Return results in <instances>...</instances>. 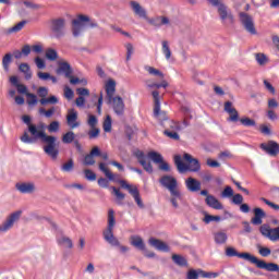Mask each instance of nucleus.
Segmentation results:
<instances>
[{"label":"nucleus","mask_w":279,"mask_h":279,"mask_svg":"<svg viewBox=\"0 0 279 279\" xmlns=\"http://www.w3.org/2000/svg\"><path fill=\"white\" fill-rule=\"evenodd\" d=\"M99 169L102 171V173H105L108 180H110L111 182H119L121 189H125L130 193V195H132L138 208H145V204H143V199L141 198V192H138V187L130 185V183H128V181L125 180H119V174L112 173L104 162L99 163Z\"/></svg>","instance_id":"1"},{"label":"nucleus","mask_w":279,"mask_h":279,"mask_svg":"<svg viewBox=\"0 0 279 279\" xmlns=\"http://www.w3.org/2000/svg\"><path fill=\"white\" fill-rule=\"evenodd\" d=\"M114 226H117V220L114 219V209L108 210V225L106 230L102 232V236L109 245H112L113 247H119L121 254H125L126 252H130V247L121 245V242H119V239L114 236Z\"/></svg>","instance_id":"2"},{"label":"nucleus","mask_w":279,"mask_h":279,"mask_svg":"<svg viewBox=\"0 0 279 279\" xmlns=\"http://www.w3.org/2000/svg\"><path fill=\"white\" fill-rule=\"evenodd\" d=\"M27 130L28 133L24 132L20 140L22 141V143H26L28 145L36 143V141L44 140L47 135V133L45 132V130H47V125L44 122H39L38 124H31L29 129Z\"/></svg>","instance_id":"3"},{"label":"nucleus","mask_w":279,"mask_h":279,"mask_svg":"<svg viewBox=\"0 0 279 279\" xmlns=\"http://www.w3.org/2000/svg\"><path fill=\"white\" fill-rule=\"evenodd\" d=\"M183 159L189 162L187 165L182 161V157L180 155L174 156V165L179 173H184V171H192L193 173H197L202 166L199 165V160L193 158L190 154H184Z\"/></svg>","instance_id":"4"},{"label":"nucleus","mask_w":279,"mask_h":279,"mask_svg":"<svg viewBox=\"0 0 279 279\" xmlns=\"http://www.w3.org/2000/svg\"><path fill=\"white\" fill-rule=\"evenodd\" d=\"M41 143H45V154H47V156H50L52 160H56L58 158V154H60V150L58 149V138L53 135L46 134L45 137L41 140Z\"/></svg>","instance_id":"5"},{"label":"nucleus","mask_w":279,"mask_h":279,"mask_svg":"<svg viewBox=\"0 0 279 279\" xmlns=\"http://www.w3.org/2000/svg\"><path fill=\"white\" fill-rule=\"evenodd\" d=\"M211 5H214V8H218V14L222 23H228L229 25L234 24V15H232V12L228 10V7H226V4L221 3L220 0H217L216 4Z\"/></svg>","instance_id":"6"},{"label":"nucleus","mask_w":279,"mask_h":279,"mask_svg":"<svg viewBox=\"0 0 279 279\" xmlns=\"http://www.w3.org/2000/svg\"><path fill=\"white\" fill-rule=\"evenodd\" d=\"M64 27H66V20L64 17H58L50 22V31L56 38H62L64 36Z\"/></svg>","instance_id":"7"},{"label":"nucleus","mask_w":279,"mask_h":279,"mask_svg":"<svg viewBox=\"0 0 279 279\" xmlns=\"http://www.w3.org/2000/svg\"><path fill=\"white\" fill-rule=\"evenodd\" d=\"M89 19L87 15H78L77 19L72 21V34L74 38H77L82 35V32H84V28L86 27V22H88Z\"/></svg>","instance_id":"8"},{"label":"nucleus","mask_w":279,"mask_h":279,"mask_svg":"<svg viewBox=\"0 0 279 279\" xmlns=\"http://www.w3.org/2000/svg\"><path fill=\"white\" fill-rule=\"evenodd\" d=\"M21 215H23L22 210H17L12 213L4 222L0 225V232H8V230H12L14 223L21 219Z\"/></svg>","instance_id":"9"},{"label":"nucleus","mask_w":279,"mask_h":279,"mask_svg":"<svg viewBox=\"0 0 279 279\" xmlns=\"http://www.w3.org/2000/svg\"><path fill=\"white\" fill-rule=\"evenodd\" d=\"M147 158L153 160V162H155V165H159L160 171H166V172L171 171V166H169V163L167 161H165V159L162 158V155H160L159 153H156L154 150L149 151L147 154Z\"/></svg>","instance_id":"10"},{"label":"nucleus","mask_w":279,"mask_h":279,"mask_svg":"<svg viewBox=\"0 0 279 279\" xmlns=\"http://www.w3.org/2000/svg\"><path fill=\"white\" fill-rule=\"evenodd\" d=\"M37 95L38 97H40L41 99L39 100V104L41 106H47V105H52L54 106L56 104H58V97L56 96H50L47 98V95H49V89L47 87H39L37 89Z\"/></svg>","instance_id":"11"},{"label":"nucleus","mask_w":279,"mask_h":279,"mask_svg":"<svg viewBox=\"0 0 279 279\" xmlns=\"http://www.w3.org/2000/svg\"><path fill=\"white\" fill-rule=\"evenodd\" d=\"M252 265H256L258 269H266V271H279V265L274 263H266L263 259H258V257L253 255L251 259Z\"/></svg>","instance_id":"12"},{"label":"nucleus","mask_w":279,"mask_h":279,"mask_svg":"<svg viewBox=\"0 0 279 279\" xmlns=\"http://www.w3.org/2000/svg\"><path fill=\"white\" fill-rule=\"evenodd\" d=\"M240 21L248 34H256V27H254V19H252L250 14L241 12Z\"/></svg>","instance_id":"13"},{"label":"nucleus","mask_w":279,"mask_h":279,"mask_svg":"<svg viewBox=\"0 0 279 279\" xmlns=\"http://www.w3.org/2000/svg\"><path fill=\"white\" fill-rule=\"evenodd\" d=\"M134 156L137 158V161L141 163L146 173H154V166H151V162L147 161V156H145L143 150H135Z\"/></svg>","instance_id":"14"},{"label":"nucleus","mask_w":279,"mask_h":279,"mask_svg":"<svg viewBox=\"0 0 279 279\" xmlns=\"http://www.w3.org/2000/svg\"><path fill=\"white\" fill-rule=\"evenodd\" d=\"M109 104H112L113 112H116L118 117H123L125 112V102H123V98L116 96L109 100Z\"/></svg>","instance_id":"15"},{"label":"nucleus","mask_w":279,"mask_h":279,"mask_svg":"<svg viewBox=\"0 0 279 279\" xmlns=\"http://www.w3.org/2000/svg\"><path fill=\"white\" fill-rule=\"evenodd\" d=\"M57 75H64V77H71L73 75V68L71 63L66 61H58Z\"/></svg>","instance_id":"16"},{"label":"nucleus","mask_w":279,"mask_h":279,"mask_svg":"<svg viewBox=\"0 0 279 279\" xmlns=\"http://www.w3.org/2000/svg\"><path fill=\"white\" fill-rule=\"evenodd\" d=\"M159 183L163 189H168L169 193L178 189V180L171 175H163L160 178Z\"/></svg>","instance_id":"17"},{"label":"nucleus","mask_w":279,"mask_h":279,"mask_svg":"<svg viewBox=\"0 0 279 279\" xmlns=\"http://www.w3.org/2000/svg\"><path fill=\"white\" fill-rule=\"evenodd\" d=\"M260 149L266 151L269 156H276L279 154V144L275 141H268L267 143L260 144Z\"/></svg>","instance_id":"18"},{"label":"nucleus","mask_w":279,"mask_h":279,"mask_svg":"<svg viewBox=\"0 0 279 279\" xmlns=\"http://www.w3.org/2000/svg\"><path fill=\"white\" fill-rule=\"evenodd\" d=\"M259 230L263 236H267L270 241H279V227L271 229L269 227L262 226Z\"/></svg>","instance_id":"19"},{"label":"nucleus","mask_w":279,"mask_h":279,"mask_svg":"<svg viewBox=\"0 0 279 279\" xmlns=\"http://www.w3.org/2000/svg\"><path fill=\"white\" fill-rule=\"evenodd\" d=\"M226 256H228L229 258L236 256L238 258H243L244 260H248V263H252V258L254 257V255L250 253H239L232 246H229L226 248Z\"/></svg>","instance_id":"20"},{"label":"nucleus","mask_w":279,"mask_h":279,"mask_svg":"<svg viewBox=\"0 0 279 279\" xmlns=\"http://www.w3.org/2000/svg\"><path fill=\"white\" fill-rule=\"evenodd\" d=\"M130 8L135 14V16H138L140 19H144L145 21L149 19V16H147V11L145 10V8H143V5H141V3L136 1H131Z\"/></svg>","instance_id":"21"},{"label":"nucleus","mask_w":279,"mask_h":279,"mask_svg":"<svg viewBox=\"0 0 279 279\" xmlns=\"http://www.w3.org/2000/svg\"><path fill=\"white\" fill-rule=\"evenodd\" d=\"M225 112H228L229 114L228 121H231V123H236V121H240L239 111H236V108L232 106L231 101L225 102Z\"/></svg>","instance_id":"22"},{"label":"nucleus","mask_w":279,"mask_h":279,"mask_svg":"<svg viewBox=\"0 0 279 279\" xmlns=\"http://www.w3.org/2000/svg\"><path fill=\"white\" fill-rule=\"evenodd\" d=\"M253 213L254 217L251 219V223L253 226H263V219L267 217V213H265V210H263L260 207H255Z\"/></svg>","instance_id":"23"},{"label":"nucleus","mask_w":279,"mask_h":279,"mask_svg":"<svg viewBox=\"0 0 279 279\" xmlns=\"http://www.w3.org/2000/svg\"><path fill=\"white\" fill-rule=\"evenodd\" d=\"M66 123L71 130L80 128V122L77 121V111H75V109L68 110Z\"/></svg>","instance_id":"24"},{"label":"nucleus","mask_w":279,"mask_h":279,"mask_svg":"<svg viewBox=\"0 0 279 279\" xmlns=\"http://www.w3.org/2000/svg\"><path fill=\"white\" fill-rule=\"evenodd\" d=\"M149 25H153V27H162V25H171V20L167 16H155L153 19L146 20Z\"/></svg>","instance_id":"25"},{"label":"nucleus","mask_w":279,"mask_h":279,"mask_svg":"<svg viewBox=\"0 0 279 279\" xmlns=\"http://www.w3.org/2000/svg\"><path fill=\"white\" fill-rule=\"evenodd\" d=\"M148 243H149V245H151V247H155V250H157L158 252H169L170 251L169 245L159 239L150 238L148 240Z\"/></svg>","instance_id":"26"},{"label":"nucleus","mask_w":279,"mask_h":279,"mask_svg":"<svg viewBox=\"0 0 279 279\" xmlns=\"http://www.w3.org/2000/svg\"><path fill=\"white\" fill-rule=\"evenodd\" d=\"M185 186L187 191H191V193H197V191H202V182L193 179L192 177L186 179Z\"/></svg>","instance_id":"27"},{"label":"nucleus","mask_w":279,"mask_h":279,"mask_svg":"<svg viewBox=\"0 0 279 279\" xmlns=\"http://www.w3.org/2000/svg\"><path fill=\"white\" fill-rule=\"evenodd\" d=\"M205 204L209 206V208H214V210H223V204L217 199V197L213 195H207L205 198Z\"/></svg>","instance_id":"28"},{"label":"nucleus","mask_w":279,"mask_h":279,"mask_svg":"<svg viewBox=\"0 0 279 279\" xmlns=\"http://www.w3.org/2000/svg\"><path fill=\"white\" fill-rule=\"evenodd\" d=\"M15 187L17 189V191L20 193H23V194H29V193H34V191H36V185L32 182L16 183Z\"/></svg>","instance_id":"29"},{"label":"nucleus","mask_w":279,"mask_h":279,"mask_svg":"<svg viewBox=\"0 0 279 279\" xmlns=\"http://www.w3.org/2000/svg\"><path fill=\"white\" fill-rule=\"evenodd\" d=\"M182 192H180L178 187L170 192V202L173 208H179L180 205L178 204V202H182Z\"/></svg>","instance_id":"30"},{"label":"nucleus","mask_w":279,"mask_h":279,"mask_svg":"<svg viewBox=\"0 0 279 279\" xmlns=\"http://www.w3.org/2000/svg\"><path fill=\"white\" fill-rule=\"evenodd\" d=\"M105 89L109 101H112L114 93L117 92V82H114V80H109L105 85Z\"/></svg>","instance_id":"31"},{"label":"nucleus","mask_w":279,"mask_h":279,"mask_svg":"<svg viewBox=\"0 0 279 279\" xmlns=\"http://www.w3.org/2000/svg\"><path fill=\"white\" fill-rule=\"evenodd\" d=\"M131 245H133V247H136L137 250H141L142 252H145V242L140 235L131 236Z\"/></svg>","instance_id":"32"},{"label":"nucleus","mask_w":279,"mask_h":279,"mask_svg":"<svg viewBox=\"0 0 279 279\" xmlns=\"http://www.w3.org/2000/svg\"><path fill=\"white\" fill-rule=\"evenodd\" d=\"M214 241L217 245H223L228 241V234L223 231H218L214 234Z\"/></svg>","instance_id":"33"},{"label":"nucleus","mask_w":279,"mask_h":279,"mask_svg":"<svg viewBox=\"0 0 279 279\" xmlns=\"http://www.w3.org/2000/svg\"><path fill=\"white\" fill-rule=\"evenodd\" d=\"M154 117L158 119V121H161V125L163 123H167L169 119L167 118V112L160 110V105H158V110L156 111V107H154Z\"/></svg>","instance_id":"34"},{"label":"nucleus","mask_w":279,"mask_h":279,"mask_svg":"<svg viewBox=\"0 0 279 279\" xmlns=\"http://www.w3.org/2000/svg\"><path fill=\"white\" fill-rule=\"evenodd\" d=\"M172 260L179 267H187L189 266V262L182 255L173 254Z\"/></svg>","instance_id":"35"},{"label":"nucleus","mask_w":279,"mask_h":279,"mask_svg":"<svg viewBox=\"0 0 279 279\" xmlns=\"http://www.w3.org/2000/svg\"><path fill=\"white\" fill-rule=\"evenodd\" d=\"M163 128H166V130H170V131H179L180 130V123L173 121V120H167L166 122L162 123Z\"/></svg>","instance_id":"36"},{"label":"nucleus","mask_w":279,"mask_h":279,"mask_svg":"<svg viewBox=\"0 0 279 279\" xmlns=\"http://www.w3.org/2000/svg\"><path fill=\"white\" fill-rule=\"evenodd\" d=\"M161 51L166 57V60H171V48L169 47V41H161Z\"/></svg>","instance_id":"37"},{"label":"nucleus","mask_w":279,"mask_h":279,"mask_svg":"<svg viewBox=\"0 0 279 279\" xmlns=\"http://www.w3.org/2000/svg\"><path fill=\"white\" fill-rule=\"evenodd\" d=\"M19 70L24 73L25 80H32V71L29 70V64L22 63L19 66Z\"/></svg>","instance_id":"38"},{"label":"nucleus","mask_w":279,"mask_h":279,"mask_svg":"<svg viewBox=\"0 0 279 279\" xmlns=\"http://www.w3.org/2000/svg\"><path fill=\"white\" fill-rule=\"evenodd\" d=\"M73 141H75V133L73 131L68 132L62 136V143L65 145H70Z\"/></svg>","instance_id":"39"},{"label":"nucleus","mask_w":279,"mask_h":279,"mask_svg":"<svg viewBox=\"0 0 279 279\" xmlns=\"http://www.w3.org/2000/svg\"><path fill=\"white\" fill-rule=\"evenodd\" d=\"M25 23H27V22L22 21V22L17 23L16 25L9 28L7 31V34H16V33L21 32V29H23V27H25Z\"/></svg>","instance_id":"40"},{"label":"nucleus","mask_w":279,"mask_h":279,"mask_svg":"<svg viewBox=\"0 0 279 279\" xmlns=\"http://www.w3.org/2000/svg\"><path fill=\"white\" fill-rule=\"evenodd\" d=\"M74 167H75V162L73 161V159H69L68 162L61 166V171H64L65 173H71Z\"/></svg>","instance_id":"41"},{"label":"nucleus","mask_w":279,"mask_h":279,"mask_svg":"<svg viewBox=\"0 0 279 279\" xmlns=\"http://www.w3.org/2000/svg\"><path fill=\"white\" fill-rule=\"evenodd\" d=\"M46 58H47V60H50L51 62H56V60L58 59V51H56V49L48 48L46 50Z\"/></svg>","instance_id":"42"},{"label":"nucleus","mask_w":279,"mask_h":279,"mask_svg":"<svg viewBox=\"0 0 279 279\" xmlns=\"http://www.w3.org/2000/svg\"><path fill=\"white\" fill-rule=\"evenodd\" d=\"M68 80H70V84L74 86L77 84H82L83 86H86V84H88V81L86 78H78L73 76V74H71V77H68Z\"/></svg>","instance_id":"43"},{"label":"nucleus","mask_w":279,"mask_h":279,"mask_svg":"<svg viewBox=\"0 0 279 279\" xmlns=\"http://www.w3.org/2000/svg\"><path fill=\"white\" fill-rule=\"evenodd\" d=\"M255 60L260 66H265V64L269 62V59H267V56H265V53H256Z\"/></svg>","instance_id":"44"},{"label":"nucleus","mask_w":279,"mask_h":279,"mask_svg":"<svg viewBox=\"0 0 279 279\" xmlns=\"http://www.w3.org/2000/svg\"><path fill=\"white\" fill-rule=\"evenodd\" d=\"M104 132H112V118L107 116L102 123Z\"/></svg>","instance_id":"45"},{"label":"nucleus","mask_w":279,"mask_h":279,"mask_svg":"<svg viewBox=\"0 0 279 279\" xmlns=\"http://www.w3.org/2000/svg\"><path fill=\"white\" fill-rule=\"evenodd\" d=\"M39 113L45 114L46 119H51V117H53V114H56V107H51L48 110H46L45 108H40Z\"/></svg>","instance_id":"46"},{"label":"nucleus","mask_w":279,"mask_h":279,"mask_svg":"<svg viewBox=\"0 0 279 279\" xmlns=\"http://www.w3.org/2000/svg\"><path fill=\"white\" fill-rule=\"evenodd\" d=\"M145 70L148 71L149 75H155V77H161V78L165 77V74H162L160 70L154 66H146Z\"/></svg>","instance_id":"47"},{"label":"nucleus","mask_w":279,"mask_h":279,"mask_svg":"<svg viewBox=\"0 0 279 279\" xmlns=\"http://www.w3.org/2000/svg\"><path fill=\"white\" fill-rule=\"evenodd\" d=\"M165 136H168V138H172V141H180V135L178 134V131H171L169 129H166L163 131Z\"/></svg>","instance_id":"48"},{"label":"nucleus","mask_w":279,"mask_h":279,"mask_svg":"<svg viewBox=\"0 0 279 279\" xmlns=\"http://www.w3.org/2000/svg\"><path fill=\"white\" fill-rule=\"evenodd\" d=\"M59 245H63V247H73V241H71L68 236H62L58 240Z\"/></svg>","instance_id":"49"},{"label":"nucleus","mask_w":279,"mask_h":279,"mask_svg":"<svg viewBox=\"0 0 279 279\" xmlns=\"http://www.w3.org/2000/svg\"><path fill=\"white\" fill-rule=\"evenodd\" d=\"M204 223H210L211 221H221L220 216H213L208 213H205V217L203 218Z\"/></svg>","instance_id":"50"},{"label":"nucleus","mask_w":279,"mask_h":279,"mask_svg":"<svg viewBox=\"0 0 279 279\" xmlns=\"http://www.w3.org/2000/svg\"><path fill=\"white\" fill-rule=\"evenodd\" d=\"M240 123L245 128H254V125H256V121L250 118L240 119Z\"/></svg>","instance_id":"51"},{"label":"nucleus","mask_w":279,"mask_h":279,"mask_svg":"<svg viewBox=\"0 0 279 279\" xmlns=\"http://www.w3.org/2000/svg\"><path fill=\"white\" fill-rule=\"evenodd\" d=\"M12 62V53H7L2 59V66L5 71L10 69V63Z\"/></svg>","instance_id":"52"},{"label":"nucleus","mask_w":279,"mask_h":279,"mask_svg":"<svg viewBox=\"0 0 279 279\" xmlns=\"http://www.w3.org/2000/svg\"><path fill=\"white\" fill-rule=\"evenodd\" d=\"M257 250H258V254H260V256H263L264 258H267V256L271 255V250L269 247L258 245Z\"/></svg>","instance_id":"53"},{"label":"nucleus","mask_w":279,"mask_h":279,"mask_svg":"<svg viewBox=\"0 0 279 279\" xmlns=\"http://www.w3.org/2000/svg\"><path fill=\"white\" fill-rule=\"evenodd\" d=\"M198 275L202 278H218L219 277V272H208L202 269H198Z\"/></svg>","instance_id":"54"},{"label":"nucleus","mask_w":279,"mask_h":279,"mask_svg":"<svg viewBox=\"0 0 279 279\" xmlns=\"http://www.w3.org/2000/svg\"><path fill=\"white\" fill-rule=\"evenodd\" d=\"M26 97L28 106H36V104H38V97L35 94L28 93Z\"/></svg>","instance_id":"55"},{"label":"nucleus","mask_w":279,"mask_h":279,"mask_svg":"<svg viewBox=\"0 0 279 279\" xmlns=\"http://www.w3.org/2000/svg\"><path fill=\"white\" fill-rule=\"evenodd\" d=\"M84 173H85L86 180H89V182H95V180H97V174H95L93 170L86 169Z\"/></svg>","instance_id":"56"},{"label":"nucleus","mask_w":279,"mask_h":279,"mask_svg":"<svg viewBox=\"0 0 279 279\" xmlns=\"http://www.w3.org/2000/svg\"><path fill=\"white\" fill-rule=\"evenodd\" d=\"M154 97V107L156 109V112L158 110V106H160V93L158 90L153 92Z\"/></svg>","instance_id":"57"},{"label":"nucleus","mask_w":279,"mask_h":279,"mask_svg":"<svg viewBox=\"0 0 279 279\" xmlns=\"http://www.w3.org/2000/svg\"><path fill=\"white\" fill-rule=\"evenodd\" d=\"M100 130L97 126L90 128V130L88 131V137L89 138H97L100 134Z\"/></svg>","instance_id":"58"},{"label":"nucleus","mask_w":279,"mask_h":279,"mask_svg":"<svg viewBox=\"0 0 279 279\" xmlns=\"http://www.w3.org/2000/svg\"><path fill=\"white\" fill-rule=\"evenodd\" d=\"M233 196H234V190H232L231 186H226L221 193V197H233Z\"/></svg>","instance_id":"59"},{"label":"nucleus","mask_w":279,"mask_h":279,"mask_svg":"<svg viewBox=\"0 0 279 279\" xmlns=\"http://www.w3.org/2000/svg\"><path fill=\"white\" fill-rule=\"evenodd\" d=\"M63 93H64L65 99H69V100L73 99V97L75 96V93L69 86L64 87Z\"/></svg>","instance_id":"60"},{"label":"nucleus","mask_w":279,"mask_h":279,"mask_svg":"<svg viewBox=\"0 0 279 279\" xmlns=\"http://www.w3.org/2000/svg\"><path fill=\"white\" fill-rule=\"evenodd\" d=\"M84 165L87 166V167H92L93 165H95V157L92 156L90 153L85 156V158H84Z\"/></svg>","instance_id":"61"},{"label":"nucleus","mask_w":279,"mask_h":279,"mask_svg":"<svg viewBox=\"0 0 279 279\" xmlns=\"http://www.w3.org/2000/svg\"><path fill=\"white\" fill-rule=\"evenodd\" d=\"M58 130H60V122H58V121H52L48 125V132H50V133L58 132Z\"/></svg>","instance_id":"62"},{"label":"nucleus","mask_w":279,"mask_h":279,"mask_svg":"<svg viewBox=\"0 0 279 279\" xmlns=\"http://www.w3.org/2000/svg\"><path fill=\"white\" fill-rule=\"evenodd\" d=\"M97 123H99L97 117H95L94 114H89L87 120V124L89 125V128H97Z\"/></svg>","instance_id":"63"},{"label":"nucleus","mask_w":279,"mask_h":279,"mask_svg":"<svg viewBox=\"0 0 279 279\" xmlns=\"http://www.w3.org/2000/svg\"><path fill=\"white\" fill-rule=\"evenodd\" d=\"M260 202H263L264 204H266V206H269L270 208H272V210H279V205L275 204L272 202H270L269 199L262 197Z\"/></svg>","instance_id":"64"}]
</instances>
